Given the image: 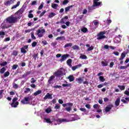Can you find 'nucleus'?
Instances as JSON below:
<instances>
[{"instance_id": "nucleus-43", "label": "nucleus", "mask_w": 129, "mask_h": 129, "mask_svg": "<svg viewBox=\"0 0 129 129\" xmlns=\"http://www.w3.org/2000/svg\"><path fill=\"white\" fill-rule=\"evenodd\" d=\"M31 46H32V48H35V47H36L37 46V42L34 41L32 43Z\"/></svg>"}, {"instance_id": "nucleus-64", "label": "nucleus", "mask_w": 129, "mask_h": 129, "mask_svg": "<svg viewBox=\"0 0 129 129\" xmlns=\"http://www.w3.org/2000/svg\"><path fill=\"white\" fill-rule=\"evenodd\" d=\"M38 57V53L35 54L33 55V58L34 59V60H36L37 59V57Z\"/></svg>"}, {"instance_id": "nucleus-1", "label": "nucleus", "mask_w": 129, "mask_h": 129, "mask_svg": "<svg viewBox=\"0 0 129 129\" xmlns=\"http://www.w3.org/2000/svg\"><path fill=\"white\" fill-rule=\"evenodd\" d=\"M6 22L9 24H15L18 22V17H15L14 15H11L6 19Z\"/></svg>"}, {"instance_id": "nucleus-27", "label": "nucleus", "mask_w": 129, "mask_h": 129, "mask_svg": "<svg viewBox=\"0 0 129 129\" xmlns=\"http://www.w3.org/2000/svg\"><path fill=\"white\" fill-rule=\"evenodd\" d=\"M55 16H56V13L52 12V13H50L48 15V18H53V17H55Z\"/></svg>"}, {"instance_id": "nucleus-14", "label": "nucleus", "mask_w": 129, "mask_h": 129, "mask_svg": "<svg viewBox=\"0 0 129 129\" xmlns=\"http://www.w3.org/2000/svg\"><path fill=\"white\" fill-rule=\"evenodd\" d=\"M81 66H82V64H78L76 66H74V67H72V71H75L76 69H78V68H80V67H81Z\"/></svg>"}, {"instance_id": "nucleus-9", "label": "nucleus", "mask_w": 129, "mask_h": 129, "mask_svg": "<svg viewBox=\"0 0 129 129\" xmlns=\"http://www.w3.org/2000/svg\"><path fill=\"white\" fill-rule=\"evenodd\" d=\"M84 79V77H79L76 79V81L79 84H81L83 83V80Z\"/></svg>"}, {"instance_id": "nucleus-56", "label": "nucleus", "mask_w": 129, "mask_h": 129, "mask_svg": "<svg viewBox=\"0 0 129 129\" xmlns=\"http://www.w3.org/2000/svg\"><path fill=\"white\" fill-rule=\"evenodd\" d=\"M45 111L47 113H50V112L52 111V109L50 108H47L45 110Z\"/></svg>"}, {"instance_id": "nucleus-18", "label": "nucleus", "mask_w": 129, "mask_h": 129, "mask_svg": "<svg viewBox=\"0 0 129 129\" xmlns=\"http://www.w3.org/2000/svg\"><path fill=\"white\" fill-rule=\"evenodd\" d=\"M72 63V59L70 58L67 61V64L68 65V66H70V67H72V65L71 64Z\"/></svg>"}, {"instance_id": "nucleus-44", "label": "nucleus", "mask_w": 129, "mask_h": 129, "mask_svg": "<svg viewBox=\"0 0 129 129\" xmlns=\"http://www.w3.org/2000/svg\"><path fill=\"white\" fill-rule=\"evenodd\" d=\"M9 75H10V72H6L4 74V77H8V76H9Z\"/></svg>"}, {"instance_id": "nucleus-15", "label": "nucleus", "mask_w": 129, "mask_h": 129, "mask_svg": "<svg viewBox=\"0 0 129 129\" xmlns=\"http://www.w3.org/2000/svg\"><path fill=\"white\" fill-rule=\"evenodd\" d=\"M54 78H55V76H51V77H49V79L48 80V84H52V81H53Z\"/></svg>"}, {"instance_id": "nucleus-13", "label": "nucleus", "mask_w": 129, "mask_h": 129, "mask_svg": "<svg viewBox=\"0 0 129 129\" xmlns=\"http://www.w3.org/2000/svg\"><path fill=\"white\" fill-rule=\"evenodd\" d=\"M73 7H74V6L71 5L70 6H68L67 7H66L64 8L66 14H67V13H68V12H69V11H70V9H71V8H73Z\"/></svg>"}, {"instance_id": "nucleus-41", "label": "nucleus", "mask_w": 129, "mask_h": 129, "mask_svg": "<svg viewBox=\"0 0 129 129\" xmlns=\"http://www.w3.org/2000/svg\"><path fill=\"white\" fill-rule=\"evenodd\" d=\"M31 38L32 39V40H36V36H35V35H34V32H31Z\"/></svg>"}, {"instance_id": "nucleus-28", "label": "nucleus", "mask_w": 129, "mask_h": 129, "mask_svg": "<svg viewBox=\"0 0 129 129\" xmlns=\"http://www.w3.org/2000/svg\"><path fill=\"white\" fill-rule=\"evenodd\" d=\"M41 93H42V91L41 90H38L34 93V95L35 96H37V95H39V94H41Z\"/></svg>"}, {"instance_id": "nucleus-45", "label": "nucleus", "mask_w": 129, "mask_h": 129, "mask_svg": "<svg viewBox=\"0 0 129 129\" xmlns=\"http://www.w3.org/2000/svg\"><path fill=\"white\" fill-rule=\"evenodd\" d=\"M46 122L47 123H52V121H51V119L50 118H46L45 119Z\"/></svg>"}, {"instance_id": "nucleus-12", "label": "nucleus", "mask_w": 129, "mask_h": 129, "mask_svg": "<svg viewBox=\"0 0 129 129\" xmlns=\"http://www.w3.org/2000/svg\"><path fill=\"white\" fill-rule=\"evenodd\" d=\"M120 103V98L118 97L115 101V106H118Z\"/></svg>"}, {"instance_id": "nucleus-8", "label": "nucleus", "mask_w": 129, "mask_h": 129, "mask_svg": "<svg viewBox=\"0 0 129 129\" xmlns=\"http://www.w3.org/2000/svg\"><path fill=\"white\" fill-rule=\"evenodd\" d=\"M24 13V11L22 9H20L18 11L15 13V15H18L20 17H18L17 19H20L21 17H22V15Z\"/></svg>"}, {"instance_id": "nucleus-57", "label": "nucleus", "mask_w": 129, "mask_h": 129, "mask_svg": "<svg viewBox=\"0 0 129 129\" xmlns=\"http://www.w3.org/2000/svg\"><path fill=\"white\" fill-rule=\"evenodd\" d=\"M53 88H55V89H57V88H62V86H58V85H55L53 87Z\"/></svg>"}, {"instance_id": "nucleus-4", "label": "nucleus", "mask_w": 129, "mask_h": 129, "mask_svg": "<svg viewBox=\"0 0 129 129\" xmlns=\"http://www.w3.org/2000/svg\"><path fill=\"white\" fill-rule=\"evenodd\" d=\"M21 102L22 104H30V97H24Z\"/></svg>"}, {"instance_id": "nucleus-34", "label": "nucleus", "mask_w": 129, "mask_h": 129, "mask_svg": "<svg viewBox=\"0 0 129 129\" xmlns=\"http://www.w3.org/2000/svg\"><path fill=\"white\" fill-rule=\"evenodd\" d=\"M72 45H73V44H72V43H67L64 46V48H67L68 47H72Z\"/></svg>"}, {"instance_id": "nucleus-42", "label": "nucleus", "mask_w": 129, "mask_h": 129, "mask_svg": "<svg viewBox=\"0 0 129 129\" xmlns=\"http://www.w3.org/2000/svg\"><path fill=\"white\" fill-rule=\"evenodd\" d=\"M31 91V89L29 88H26L24 91V93H28Z\"/></svg>"}, {"instance_id": "nucleus-31", "label": "nucleus", "mask_w": 129, "mask_h": 129, "mask_svg": "<svg viewBox=\"0 0 129 129\" xmlns=\"http://www.w3.org/2000/svg\"><path fill=\"white\" fill-rule=\"evenodd\" d=\"M118 87L121 91L124 90V89H125V86H124L118 85Z\"/></svg>"}, {"instance_id": "nucleus-25", "label": "nucleus", "mask_w": 129, "mask_h": 129, "mask_svg": "<svg viewBox=\"0 0 129 129\" xmlns=\"http://www.w3.org/2000/svg\"><path fill=\"white\" fill-rule=\"evenodd\" d=\"M20 2H18L17 4L16 5H14L12 8L11 10H14V9H16V8H18L20 6Z\"/></svg>"}, {"instance_id": "nucleus-53", "label": "nucleus", "mask_w": 129, "mask_h": 129, "mask_svg": "<svg viewBox=\"0 0 129 129\" xmlns=\"http://www.w3.org/2000/svg\"><path fill=\"white\" fill-rule=\"evenodd\" d=\"M4 90H0V99L3 97V93H4Z\"/></svg>"}, {"instance_id": "nucleus-50", "label": "nucleus", "mask_w": 129, "mask_h": 129, "mask_svg": "<svg viewBox=\"0 0 129 129\" xmlns=\"http://www.w3.org/2000/svg\"><path fill=\"white\" fill-rule=\"evenodd\" d=\"M68 3H69V1H68V0H64L62 2V5H67V4H68Z\"/></svg>"}, {"instance_id": "nucleus-29", "label": "nucleus", "mask_w": 129, "mask_h": 129, "mask_svg": "<svg viewBox=\"0 0 129 129\" xmlns=\"http://www.w3.org/2000/svg\"><path fill=\"white\" fill-rule=\"evenodd\" d=\"M51 7L52 9H54V10H56L57 8H58V5L56 4H52L51 5Z\"/></svg>"}, {"instance_id": "nucleus-54", "label": "nucleus", "mask_w": 129, "mask_h": 129, "mask_svg": "<svg viewBox=\"0 0 129 129\" xmlns=\"http://www.w3.org/2000/svg\"><path fill=\"white\" fill-rule=\"evenodd\" d=\"M93 49H94V47H93V46H91V47L88 48L87 51H92V50H93Z\"/></svg>"}, {"instance_id": "nucleus-7", "label": "nucleus", "mask_w": 129, "mask_h": 129, "mask_svg": "<svg viewBox=\"0 0 129 129\" xmlns=\"http://www.w3.org/2000/svg\"><path fill=\"white\" fill-rule=\"evenodd\" d=\"M69 56H70V55L68 54H66L62 55L61 56V58L60 59H59L60 62H64V61H65V60H66V59H67V58H68V57H69Z\"/></svg>"}, {"instance_id": "nucleus-19", "label": "nucleus", "mask_w": 129, "mask_h": 129, "mask_svg": "<svg viewBox=\"0 0 129 129\" xmlns=\"http://www.w3.org/2000/svg\"><path fill=\"white\" fill-rule=\"evenodd\" d=\"M68 79H69L70 82H73V81H74V79H75V78H74V76H73V75H70V76L68 77Z\"/></svg>"}, {"instance_id": "nucleus-3", "label": "nucleus", "mask_w": 129, "mask_h": 129, "mask_svg": "<svg viewBox=\"0 0 129 129\" xmlns=\"http://www.w3.org/2000/svg\"><path fill=\"white\" fill-rule=\"evenodd\" d=\"M105 34V31H101L100 32L99 34L97 35V40H102V39H105L106 36L104 35Z\"/></svg>"}, {"instance_id": "nucleus-46", "label": "nucleus", "mask_w": 129, "mask_h": 129, "mask_svg": "<svg viewBox=\"0 0 129 129\" xmlns=\"http://www.w3.org/2000/svg\"><path fill=\"white\" fill-rule=\"evenodd\" d=\"M7 64H8V62H7V61H5L4 62L0 63V65L2 67L6 66V65H7Z\"/></svg>"}, {"instance_id": "nucleus-62", "label": "nucleus", "mask_w": 129, "mask_h": 129, "mask_svg": "<svg viewBox=\"0 0 129 129\" xmlns=\"http://www.w3.org/2000/svg\"><path fill=\"white\" fill-rule=\"evenodd\" d=\"M93 23H94L95 26H96V27H97L98 26V24H99V22H96L95 21H93Z\"/></svg>"}, {"instance_id": "nucleus-37", "label": "nucleus", "mask_w": 129, "mask_h": 129, "mask_svg": "<svg viewBox=\"0 0 129 129\" xmlns=\"http://www.w3.org/2000/svg\"><path fill=\"white\" fill-rule=\"evenodd\" d=\"M73 50H79V46L77 45H75L72 47Z\"/></svg>"}, {"instance_id": "nucleus-20", "label": "nucleus", "mask_w": 129, "mask_h": 129, "mask_svg": "<svg viewBox=\"0 0 129 129\" xmlns=\"http://www.w3.org/2000/svg\"><path fill=\"white\" fill-rule=\"evenodd\" d=\"M66 39L65 38V36H59L56 38V41H58V40H60V41H64Z\"/></svg>"}, {"instance_id": "nucleus-51", "label": "nucleus", "mask_w": 129, "mask_h": 129, "mask_svg": "<svg viewBox=\"0 0 129 129\" xmlns=\"http://www.w3.org/2000/svg\"><path fill=\"white\" fill-rule=\"evenodd\" d=\"M21 53H27V51L26 50V49H25V48L23 47L21 49Z\"/></svg>"}, {"instance_id": "nucleus-52", "label": "nucleus", "mask_w": 129, "mask_h": 129, "mask_svg": "<svg viewBox=\"0 0 129 129\" xmlns=\"http://www.w3.org/2000/svg\"><path fill=\"white\" fill-rule=\"evenodd\" d=\"M42 44H43V46H45V45H48V42L46 40H43L42 41Z\"/></svg>"}, {"instance_id": "nucleus-60", "label": "nucleus", "mask_w": 129, "mask_h": 129, "mask_svg": "<svg viewBox=\"0 0 129 129\" xmlns=\"http://www.w3.org/2000/svg\"><path fill=\"white\" fill-rule=\"evenodd\" d=\"M55 109H59L60 108V105L59 104H55V106H54Z\"/></svg>"}, {"instance_id": "nucleus-33", "label": "nucleus", "mask_w": 129, "mask_h": 129, "mask_svg": "<svg viewBox=\"0 0 129 129\" xmlns=\"http://www.w3.org/2000/svg\"><path fill=\"white\" fill-rule=\"evenodd\" d=\"M99 79L100 81H101V82H104L105 81V79H104L103 76H100L99 77Z\"/></svg>"}, {"instance_id": "nucleus-47", "label": "nucleus", "mask_w": 129, "mask_h": 129, "mask_svg": "<svg viewBox=\"0 0 129 129\" xmlns=\"http://www.w3.org/2000/svg\"><path fill=\"white\" fill-rule=\"evenodd\" d=\"M18 67V64H14L13 66L12 67V69L13 70H16Z\"/></svg>"}, {"instance_id": "nucleus-49", "label": "nucleus", "mask_w": 129, "mask_h": 129, "mask_svg": "<svg viewBox=\"0 0 129 129\" xmlns=\"http://www.w3.org/2000/svg\"><path fill=\"white\" fill-rule=\"evenodd\" d=\"M95 6H94V5H93L92 7H89L88 8V10L89 11H92L93 10H94L95 8Z\"/></svg>"}, {"instance_id": "nucleus-39", "label": "nucleus", "mask_w": 129, "mask_h": 129, "mask_svg": "<svg viewBox=\"0 0 129 129\" xmlns=\"http://www.w3.org/2000/svg\"><path fill=\"white\" fill-rule=\"evenodd\" d=\"M101 64L104 67L107 66V65H108V63H107V62L103 61L101 62Z\"/></svg>"}, {"instance_id": "nucleus-63", "label": "nucleus", "mask_w": 129, "mask_h": 129, "mask_svg": "<svg viewBox=\"0 0 129 129\" xmlns=\"http://www.w3.org/2000/svg\"><path fill=\"white\" fill-rule=\"evenodd\" d=\"M28 18H29V19H32L34 18V15H33V14H29L28 15Z\"/></svg>"}, {"instance_id": "nucleus-48", "label": "nucleus", "mask_w": 129, "mask_h": 129, "mask_svg": "<svg viewBox=\"0 0 129 129\" xmlns=\"http://www.w3.org/2000/svg\"><path fill=\"white\" fill-rule=\"evenodd\" d=\"M17 100H18V98L15 97L13 99L12 103H15V102H17Z\"/></svg>"}, {"instance_id": "nucleus-36", "label": "nucleus", "mask_w": 129, "mask_h": 129, "mask_svg": "<svg viewBox=\"0 0 129 129\" xmlns=\"http://www.w3.org/2000/svg\"><path fill=\"white\" fill-rule=\"evenodd\" d=\"M18 51L14 50L13 52L12 55L16 57V56H18Z\"/></svg>"}, {"instance_id": "nucleus-6", "label": "nucleus", "mask_w": 129, "mask_h": 129, "mask_svg": "<svg viewBox=\"0 0 129 129\" xmlns=\"http://www.w3.org/2000/svg\"><path fill=\"white\" fill-rule=\"evenodd\" d=\"M112 107H113V105H112V104H110L107 106L105 108V112H109V111L111 110V108H112Z\"/></svg>"}, {"instance_id": "nucleus-10", "label": "nucleus", "mask_w": 129, "mask_h": 129, "mask_svg": "<svg viewBox=\"0 0 129 129\" xmlns=\"http://www.w3.org/2000/svg\"><path fill=\"white\" fill-rule=\"evenodd\" d=\"M52 95L50 93H47L46 95L44 96V99L46 100V99H52Z\"/></svg>"}, {"instance_id": "nucleus-17", "label": "nucleus", "mask_w": 129, "mask_h": 129, "mask_svg": "<svg viewBox=\"0 0 129 129\" xmlns=\"http://www.w3.org/2000/svg\"><path fill=\"white\" fill-rule=\"evenodd\" d=\"M62 106H63V107H66V106L72 107V106H73V103H66V104H63Z\"/></svg>"}, {"instance_id": "nucleus-22", "label": "nucleus", "mask_w": 129, "mask_h": 129, "mask_svg": "<svg viewBox=\"0 0 129 129\" xmlns=\"http://www.w3.org/2000/svg\"><path fill=\"white\" fill-rule=\"evenodd\" d=\"M80 59H83L84 60H86L87 59V56L84 54H80Z\"/></svg>"}, {"instance_id": "nucleus-61", "label": "nucleus", "mask_w": 129, "mask_h": 129, "mask_svg": "<svg viewBox=\"0 0 129 129\" xmlns=\"http://www.w3.org/2000/svg\"><path fill=\"white\" fill-rule=\"evenodd\" d=\"M80 110H81V111H83V112H86V109L85 108H80Z\"/></svg>"}, {"instance_id": "nucleus-59", "label": "nucleus", "mask_w": 129, "mask_h": 129, "mask_svg": "<svg viewBox=\"0 0 129 129\" xmlns=\"http://www.w3.org/2000/svg\"><path fill=\"white\" fill-rule=\"evenodd\" d=\"M65 119H57V121H58L59 122H60L61 123V122H63V121H65Z\"/></svg>"}, {"instance_id": "nucleus-26", "label": "nucleus", "mask_w": 129, "mask_h": 129, "mask_svg": "<svg viewBox=\"0 0 129 129\" xmlns=\"http://www.w3.org/2000/svg\"><path fill=\"white\" fill-rule=\"evenodd\" d=\"M101 5V2H93V6L94 7H98Z\"/></svg>"}, {"instance_id": "nucleus-32", "label": "nucleus", "mask_w": 129, "mask_h": 129, "mask_svg": "<svg viewBox=\"0 0 129 129\" xmlns=\"http://www.w3.org/2000/svg\"><path fill=\"white\" fill-rule=\"evenodd\" d=\"M6 71V68L3 67L0 70V73L1 74H4L5 72Z\"/></svg>"}, {"instance_id": "nucleus-38", "label": "nucleus", "mask_w": 129, "mask_h": 129, "mask_svg": "<svg viewBox=\"0 0 129 129\" xmlns=\"http://www.w3.org/2000/svg\"><path fill=\"white\" fill-rule=\"evenodd\" d=\"M87 31H88V30L87 29V28L85 27H84L81 29V31L83 32V33H86Z\"/></svg>"}, {"instance_id": "nucleus-5", "label": "nucleus", "mask_w": 129, "mask_h": 129, "mask_svg": "<svg viewBox=\"0 0 129 129\" xmlns=\"http://www.w3.org/2000/svg\"><path fill=\"white\" fill-rule=\"evenodd\" d=\"M13 4H15V0H8L4 2V5L6 7H8V6H11V5H13Z\"/></svg>"}, {"instance_id": "nucleus-2", "label": "nucleus", "mask_w": 129, "mask_h": 129, "mask_svg": "<svg viewBox=\"0 0 129 129\" xmlns=\"http://www.w3.org/2000/svg\"><path fill=\"white\" fill-rule=\"evenodd\" d=\"M46 32V31L44 29H38L37 31L36 35H37L38 38H42L43 37L44 34Z\"/></svg>"}, {"instance_id": "nucleus-30", "label": "nucleus", "mask_w": 129, "mask_h": 129, "mask_svg": "<svg viewBox=\"0 0 129 129\" xmlns=\"http://www.w3.org/2000/svg\"><path fill=\"white\" fill-rule=\"evenodd\" d=\"M6 35V33L4 31H0V36L1 38H5V35Z\"/></svg>"}, {"instance_id": "nucleus-11", "label": "nucleus", "mask_w": 129, "mask_h": 129, "mask_svg": "<svg viewBox=\"0 0 129 129\" xmlns=\"http://www.w3.org/2000/svg\"><path fill=\"white\" fill-rule=\"evenodd\" d=\"M55 74L57 77L63 76V72L62 71H57L55 73Z\"/></svg>"}, {"instance_id": "nucleus-21", "label": "nucleus", "mask_w": 129, "mask_h": 129, "mask_svg": "<svg viewBox=\"0 0 129 129\" xmlns=\"http://www.w3.org/2000/svg\"><path fill=\"white\" fill-rule=\"evenodd\" d=\"M72 86V85L71 83H69V84H62V86L63 87H70V88H71V86Z\"/></svg>"}, {"instance_id": "nucleus-24", "label": "nucleus", "mask_w": 129, "mask_h": 129, "mask_svg": "<svg viewBox=\"0 0 129 129\" xmlns=\"http://www.w3.org/2000/svg\"><path fill=\"white\" fill-rule=\"evenodd\" d=\"M64 20H68V16H64L63 18H62L60 20V23L62 24H65V21H64Z\"/></svg>"}, {"instance_id": "nucleus-40", "label": "nucleus", "mask_w": 129, "mask_h": 129, "mask_svg": "<svg viewBox=\"0 0 129 129\" xmlns=\"http://www.w3.org/2000/svg\"><path fill=\"white\" fill-rule=\"evenodd\" d=\"M13 87L14 88V89H18V88H19V85L16 83H14L13 84Z\"/></svg>"}, {"instance_id": "nucleus-35", "label": "nucleus", "mask_w": 129, "mask_h": 129, "mask_svg": "<svg viewBox=\"0 0 129 129\" xmlns=\"http://www.w3.org/2000/svg\"><path fill=\"white\" fill-rule=\"evenodd\" d=\"M12 26L10 25L9 26H7V25L4 24V25H2V29H8V28H11Z\"/></svg>"}, {"instance_id": "nucleus-58", "label": "nucleus", "mask_w": 129, "mask_h": 129, "mask_svg": "<svg viewBox=\"0 0 129 129\" xmlns=\"http://www.w3.org/2000/svg\"><path fill=\"white\" fill-rule=\"evenodd\" d=\"M66 110H67V111H68L69 112H70V111H71V106L66 108Z\"/></svg>"}, {"instance_id": "nucleus-55", "label": "nucleus", "mask_w": 129, "mask_h": 129, "mask_svg": "<svg viewBox=\"0 0 129 129\" xmlns=\"http://www.w3.org/2000/svg\"><path fill=\"white\" fill-rule=\"evenodd\" d=\"M45 14H46V10H44L42 13L40 14V15H39L40 18L43 17V16H44Z\"/></svg>"}, {"instance_id": "nucleus-16", "label": "nucleus", "mask_w": 129, "mask_h": 129, "mask_svg": "<svg viewBox=\"0 0 129 129\" xmlns=\"http://www.w3.org/2000/svg\"><path fill=\"white\" fill-rule=\"evenodd\" d=\"M11 105L12 107H14L15 108H16V107H17V106L19 105V102L12 103L11 104Z\"/></svg>"}, {"instance_id": "nucleus-23", "label": "nucleus", "mask_w": 129, "mask_h": 129, "mask_svg": "<svg viewBox=\"0 0 129 129\" xmlns=\"http://www.w3.org/2000/svg\"><path fill=\"white\" fill-rule=\"evenodd\" d=\"M125 57V53L122 52L121 54L120 57L119 58V60L120 61H121L123 60V58Z\"/></svg>"}]
</instances>
